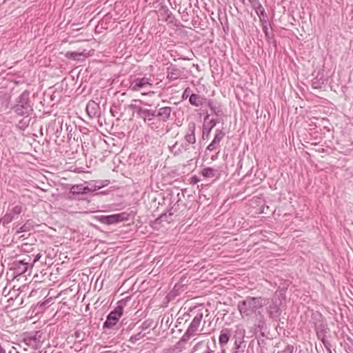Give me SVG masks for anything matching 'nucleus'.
Returning a JSON list of instances; mask_svg holds the SVG:
<instances>
[{
  "instance_id": "nucleus-1",
  "label": "nucleus",
  "mask_w": 353,
  "mask_h": 353,
  "mask_svg": "<svg viewBox=\"0 0 353 353\" xmlns=\"http://www.w3.org/2000/svg\"><path fill=\"white\" fill-rule=\"evenodd\" d=\"M265 305L266 300L262 297L248 296L238 303L237 307L241 317L247 321L254 315V325L262 330L265 327V321L261 310H263Z\"/></svg>"
},
{
  "instance_id": "nucleus-2",
  "label": "nucleus",
  "mask_w": 353,
  "mask_h": 353,
  "mask_svg": "<svg viewBox=\"0 0 353 353\" xmlns=\"http://www.w3.org/2000/svg\"><path fill=\"white\" fill-rule=\"evenodd\" d=\"M14 110L17 114L21 116L28 115L33 111L30 103L28 92L24 91L19 97Z\"/></svg>"
},
{
  "instance_id": "nucleus-3",
  "label": "nucleus",
  "mask_w": 353,
  "mask_h": 353,
  "mask_svg": "<svg viewBox=\"0 0 353 353\" xmlns=\"http://www.w3.org/2000/svg\"><path fill=\"white\" fill-rule=\"evenodd\" d=\"M311 321L316 330L317 337L324 342L327 325L322 314L319 312H312Z\"/></svg>"
},
{
  "instance_id": "nucleus-4",
  "label": "nucleus",
  "mask_w": 353,
  "mask_h": 353,
  "mask_svg": "<svg viewBox=\"0 0 353 353\" xmlns=\"http://www.w3.org/2000/svg\"><path fill=\"white\" fill-rule=\"evenodd\" d=\"M26 209V208L24 204H12L8 207L7 212L1 219H0V221H1L3 226H6L8 223H11L16 216H18L24 212Z\"/></svg>"
},
{
  "instance_id": "nucleus-5",
  "label": "nucleus",
  "mask_w": 353,
  "mask_h": 353,
  "mask_svg": "<svg viewBox=\"0 0 353 353\" xmlns=\"http://www.w3.org/2000/svg\"><path fill=\"white\" fill-rule=\"evenodd\" d=\"M97 220L101 223L112 225L117 223L127 221L129 219V214L127 212H121L119 214H114L108 216H99L97 217Z\"/></svg>"
},
{
  "instance_id": "nucleus-6",
  "label": "nucleus",
  "mask_w": 353,
  "mask_h": 353,
  "mask_svg": "<svg viewBox=\"0 0 353 353\" xmlns=\"http://www.w3.org/2000/svg\"><path fill=\"white\" fill-rule=\"evenodd\" d=\"M152 81L150 77L144 76L141 78L134 79L130 86L131 90L134 92H139L141 90H145L148 87L152 86Z\"/></svg>"
},
{
  "instance_id": "nucleus-7",
  "label": "nucleus",
  "mask_w": 353,
  "mask_h": 353,
  "mask_svg": "<svg viewBox=\"0 0 353 353\" xmlns=\"http://www.w3.org/2000/svg\"><path fill=\"white\" fill-rule=\"evenodd\" d=\"M123 308L121 305H117L107 316L103 323L104 328H111L118 322L123 314Z\"/></svg>"
},
{
  "instance_id": "nucleus-8",
  "label": "nucleus",
  "mask_w": 353,
  "mask_h": 353,
  "mask_svg": "<svg viewBox=\"0 0 353 353\" xmlns=\"http://www.w3.org/2000/svg\"><path fill=\"white\" fill-rule=\"evenodd\" d=\"M282 299V294L278 296L276 294L272 298V305L269 307L268 310V313L271 318L276 319L281 315V310L280 305L281 304Z\"/></svg>"
},
{
  "instance_id": "nucleus-9",
  "label": "nucleus",
  "mask_w": 353,
  "mask_h": 353,
  "mask_svg": "<svg viewBox=\"0 0 353 353\" xmlns=\"http://www.w3.org/2000/svg\"><path fill=\"white\" fill-rule=\"evenodd\" d=\"M236 334L239 336L236 337L234 347L231 350V353H243L244 350L241 347V345L243 343V339L245 336V330L241 326H237Z\"/></svg>"
},
{
  "instance_id": "nucleus-10",
  "label": "nucleus",
  "mask_w": 353,
  "mask_h": 353,
  "mask_svg": "<svg viewBox=\"0 0 353 353\" xmlns=\"http://www.w3.org/2000/svg\"><path fill=\"white\" fill-rule=\"evenodd\" d=\"M30 268L29 261L26 259L16 261L12 264V269L14 270V274L17 275H21L26 272L28 268Z\"/></svg>"
},
{
  "instance_id": "nucleus-11",
  "label": "nucleus",
  "mask_w": 353,
  "mask_h": 353,
  "mask_svg": "<svg viewBox=\"0 0 353 353\" xmlns=\"http://www.w3.org/2000/svg\"><path fill=\"white\" fill-rule=\"evenodd\" d=\"M183 69L177 68L176 65H171L167 68V79L170 81L176 80L182 76Z\"/></svg>"
},
{
  "instance_id": "nucleus-12",
  "label": "nucleus",
  "mask_w": 353,
  "mask_h": 353,
  "mask_svg": "<svg viewBox=\"0 0 353 353\" xmlns=\"http://www.w3.org/2000/svg\"><path fill=\"white\" fill-rule=\"evenodd\" d=\"M196 124L194 122H191L188 125L186 134L185 135V140L188 144H194L196 142L195 137Z\"/></svg>"
},
{
  "instance_id": "nucleus-13",
  "label": "nucleus",
  "mask_w": 353,
  "mask_h": 353,
  "mask_svg": "<svg viewBox=\"0 0 353 353\" xmlns=\"http://www.w3.org/2000/svg\"><path fill=\"white\" fill-rule=\"evenodd\" d=\"M225 136V132L221 130H216V134L212 142L208 145L207 150L209 151H213L217 148L221 141Z\"/></svg>"
},
{
  "instance_id": "nucleus-14",
  "label": "nucleus",
  "mask_w": 353,
  "mask_h": 353,
  "mask_svg": "<svg viewBox=\"0 0 353 353\" xmlns=\"http://www.w3.org/2000/svg\"><path fill=\"white\" fill-rule=\"evenodd\" d=\"M231 336V330L229 328L222 329L219 337V343L221 347H223L228 343Z\"/></svg>"
},
{
  "instance_id": "nucleus-15",
  "label": "nucleus",
  "mask_w": 353,
  "mask_h": 353,
  "mask_svg": "<svg viewBox=\"0 0 353 353\" xmlns=\"http://www.w3.org/2000/svg\"><path fill=\"white\" fill-rule=\"evenodd\" d=\"M203 319V313L199 312L194 317L192 322L190 323L188 330L193 332L194 334L198 330Z\"/></svg>"
},
{
  "instance_id": "nucleus-16",
  "label": "nucleus",
  "mask_w": 353,
  "mask_h": 353,
  "mask_svg": "<svg viewBox=\"0 0 353 353\" xmlns=\"http://www.w3.org/2000/svg\"><path fill=\"white\" fill-rule=\"evenodd\" d=\"M172 112V108L168 106L161 108L158 110L157 117H159L163 121H166L169 119Z\"/></svg>"
},
{
  "instance_id": "nucleus-17",
  "label": "nucleus",
  "mask_w": 353,
  "mask_h": 353,
  "mask_svg": "<svg viewBox=\"0 0 353 353\" xmlns=\"http://www.w3.org/2000/svg\"><path fill=\"white\" fill-rule=\"evenodd\" d=\"M138 112L144 117V121H151L154 117H157L156 111L142 108H138Z\"/></svg>"
},
{
  "instance_id": "nucleus-18",
  "label": "nucleus",
  "mask_w": 353,
  "mask_h": 353,
  "mask_svg": "<svg viewBox=\"0 0 353 353\" xmlns=\"http://www.w3.org/2000/svg\"><path fill=\"white\" fill-rule=\"evenodd\" d=\"M88 53L85 52V51L78 52H67L65 54V57L68 59H73V60H79L81 57H87L88 56Z\"/></svg>"
},
{
  "instance_id": "nucleus-19",
  "label": "nucleus",
  "mask_w": 353,
  "mask_h": 353,
  "mask_svg": "<svg viewBox=\"0 0 353 353\" xmlns=\"http://www.w3.org/2000/svg\"><path fill=\"white\" fill-rule=\"evenodd\" d=\"M203 98L196 94H192L190 96L189 101L191 105L199 107L203 104Z\"/></svg>"
},
{
  "instance_id": "nucleus-20",
  "label": "nucleus",
  "mask_w": 353,
  "mask_h": 353,
  "mask_svg": "<svg viewBox=\"0 0 353 353\" xmlns=\"http://www.w3.org/2000/svg\"><path fill=\"white\" fill-rule=\"evenodd\" d=\"M97 108L98 105L96 103L90 101L86 106V111L90 117H94L97 115Z\"/></svg>"
},
{
  "instance_id": "nucleus-21",
  "label": "nucleus",
  "mask_w": 353,
  "mask_h": 353,
  "mask_svg": "<svg viewBox=\"0 0 353 353\" xmlns=\"http://www.w3.org/2000/svg\"><path fill=\"white\" fill-rule=\"evenodd\" d=\"M34 227V223L32 220H28L22 226H21L17 231V233L29 232Z\"/></svg>"
},
{
  "instance_id": "nucleus-22",
  "label": "nucleus",
  "mask_w": 353,
  "mask_h": 353,
  "mask_svg": "<svg viewBox=\"0 0 353 353\" xmlns=\"http://www.w3.org/2000/svg\"><path fill=\"white\" fill-rule=\"evenodd\" d=\"M89 190L90 189L88 187H84L83 185H73L70 189V192L73 194H84L88 192Z\"/></svg>"
},
{
  "instance_id": "nucleus-23",
  "label": "nucleus",
  "mask_w": 353,
  "mask_h": 353,
  "mask_svg": "<svg viewBox=\"0 0 353 353\" xmlns=\"http://www.w3.org/2000/svg\"><path fill=\"white\" fill-rule=\"evenodd\" d=\"M183 145L181 144L180 145H179L177 142H176L172 145L169 146V150L172 154H174V156H179L181 154L183 150Z\"/></svg>"
},
{
  "instance_id": "nucleus-24",
  "label": "nucleus",
  "mask_w": 353,
  "mask_h": 353,
  "mask_svg": "<svg viewBox=\"0 0 353 353\" xmlns=\"http://www.w3.org/2000/svg\"><path fill=\"white\" fill-rule=\"evenodd\" d=\"M218 174V171L212 168H205L201 171V174L205 178H212Z\"/></svg>"
},
{
  "instance_id": "nucleus-25",
  "label": "nucleus",
  "mask_w": 353,
  "mask_h": 353,
  "mask_svg": "<svg viewBox=\"0 0 353 353\" xmlns=\"http://www.w3.org/2000/svg\"><path fill=\"white\" fill-rule=\"evenodd\" d=\"M195 334H194L193 332H192L191 331L188 330L187 329V330L185 331V332L184 333V334L182 336V337L181 338V340L180 341L181 342H187L191 337H192L193 336H194Z\"/></svg>"
},
{
  "instance_id": "nucleus-26",
  "label": "nucleus",
  "mask_w": 353,
  "mask_h": 353,
  "mask_svg": "<svg viewBox=\"0 0 353 353\" xmlns=\"http://www.w3.org/2000/svg\"><path fill=\"white\" fill-rule=\"evenodd\" d=\"M255 10H256V14L260 17L261 15H262L263 17H264L265 15V10L264 8L262 7V6L261 4H258L257 7L255 8Z\"/></svg>"
},
{
  "instance_id": "nucleus-27",
  "label": "nucleus",
  "mask_w": 353,
  "mask_h": 353,
  "mask_svg": "<svg viewBox=\"0 0 353 353\" xmlns=\"http://www.w3.org/2000/svg\"><path fill=\"white\" fill-rule=\"evenodd\" d=\"M143 335L141 334V332L138 333L137 334L133 335L130 337V341L132 343H134L139 340H140Z\"/></svg>"
},
{
  "instance_id": "nucleus-28",
  "label": "nucleus",
  "mask_w": 353,
  "mask_h": 353,
  "mask_svg": "<svg viewBox=\"0 0 353 353\" xmlns=\"http://www.w3.org/2000/svg\"><path fill=\"white\" fill-rule=\"evenodd\" d=\"M263 30L267 39H270V37H271L270 32H269L268 28L266 25H263Z\"/></svg>"
},
{
  "instance_id": "nucleus-29",
  "label": "nucleus",
  "mask_w": 353,
  "mask_h": 353,
  "mask_svg": "<svg viewBox=\"0 0 353 353\" xmlns=\"http://www.w3.org/2000/svg\"><path fill=\"white\" fill-rule=\"evenodd\" d=\"M150 325H151V322H149L148 321H144V322L141 324V329H142L143 330H144L148 329L149 327H150Z\"/></svg>"
},
{
  "instance_id": "nucleus-30",
  "label": "nucleus",
  "mask_w": 353,
  "mask_h": 353,
  "mask_svg": "<svg viewBox=\"0 0 353 353\" xmlns=\"http://www.w3.org/2000/svg\"><path fill=\"white\" fill-rule=\"evenodd\" d=\"M41 257V254L40 253L37 254L35 256H34V261H33V263L30 265V268L32 269L34 264L38 261Z\"/></svg>"
},
{
  "instance_id": "nucleus-31",
  "label": "nucleus",
  "mask_w": 353,
  "mask_h": 353,
  "mask_svg": "<svg viewBox=\"0 0 353 353\" xmlns=\"http://www.w3.org/2000/svg\"><path fill=\"white\" fill-rule=\"evenodd\" d=\"M203 342H202V341L198 342V343H196V344L193 347L192 352H196V351H197V350L199 349V347H200L201 346H202V345H203Z\"/></svg>"
},
{
  "instance_id": "nucleus-32",
  "label": "nucleus",
  "mask_w": 353,
  "mask_h": 353,
  "mask_svg": "<svg viewBox=\"0 0 353 353\" xmlns=\"http://www.w3.org/2000/svg\"><path fill=\"white\" fill-rule=\"evenodd\" d=\"M211 123V128L209 129L208 130V132H210L211 131V130L215 127V125H216V123H218V121L217 120H214V119H212L210 122Z\"/></svg>"
},
{
  "instance_id": "nucleus-33",
  "label": "nucleus",
  "mask_w": 353,
  "mask_h": 353,
  "mask_svg": "<svg viewBox=\"0 0 353 353\" xmlns=\"http://www.w3.org/2000/svg\"><path fill=\"white\" fill-rule=\"evenodd\" d=\"M199 182V179H198L197 176H193L191 177V181H190L191 183L196 184Z\"/></svg>"
},
{
  "instance_id": "nucleus-34",
  "label": "nucleus",
  "mask_w": 353,
  "mask_h": 353,
  "mask_svg": "<svg viewBox=\"0 0 353 353\" xmlns=\"http://www.w3.org/2000/svg\"><path fill=\"white\" fill-rule=\"evenodd\" d=\"M189 91H190V88H186L185 90V91L183 93V99L187 98L188 97Z\"/></svg>"
},
{
  "instance_id": "nucleus-35",
  "label": "nucleus",
  "mask_w": 353,
  "mask_h": 353,
  "mask_svg": "<svg viewBox=\"0 0 353 353\" xmlns=\"http://www.w3.org/2000/svg\"><path fill=\"white\" fill-rule=\"evenodd\" d=\"M190 144H188V143H185V145H183V150H185V151H187L188 150H190Z\"/></svg>"
},
{
  "instance_id": "nucleus-36",
  "label": "nucleus",
  "mask_w": 353,
  "mask_h": 353,
  "mask_svg": "<svg viewBox=\"0 0 353 353\" xmlns=\"http://www.w3.org/2000/svg\"><path fill=\"white\" fill-rule=\"evenodd\" d=\"M0 353H6L5 349L3 347H2L1 345H0Z\"/></svg>"
},
{
  "instance_id": "nucleus-37",
  "label": "nucleus",
  "mask_w": 353,
  "mask_h": 353,
  "mask_svg": "<svg viewBox=\"0 0 353 353\" xmlns=\"http://www.w3.org/2000/svg\"><path fill=\"white\" fill-rule=\"evenodd\" d=\"M212 105V101H208V106H209L211 109H212V108H213Z\"/></svg>"
},
{
  "instance_id": "nucleus-38",
  "label": "nucleus",
  "mask_w": 353,
  "mask_h": 353,
  "mask_svg": "<svg viewBox=\"0 0 353 353\" xmlns=\"http://www.w3.org/2000/svg\"><path fill=\"white\" fill-rule=\"evenodd\" d=\"M207 353H213V351L210 349L209 347H208V351Z\"/></svg>"
},
{
  "instance_id": "nucleus-39",
  "label": "nucleus",
  "mask_w": 353,
  "mask_h": 353,
  "mask_svg": "<svg viewBox=\"0 0 353 353\" xmlns=\"http://www.w3.org/2000/svg\"><path fill=\"white\" fill-rule=\"evenodd\" d=\"M9 353H12V350H10V351L9 352Z\"/></svg>"
},
{
  "instance_id": "nucleus-40",
  "label": "nucleus",
  "mask_w": 353,
  "mask_h": 353,
  "mask_svg": "<svg viewBox=\"0 0 353 353\" xmlns=\"http://www.w3.org/2000/svg\"><path fill=\"white\" fill-rule=\"evenodd\" d=\"M15 353H19L18 352H15Z\"/></svg>"
},
{
  "instance_id": "nucleus-41",
  "label": "nucleus",
  "mask_w": 353,
  "mask_h": 353,
  "mask_svg": "<svg viewBox=\"0 0 353 353\" xmlns=\"http://www.w3.org/2000/svg\"><path fill=\"white\" fill-rule=\"evenodd\" d=\"M0 223H1V221H0Z\"/></svg>"
}]
</instances>
